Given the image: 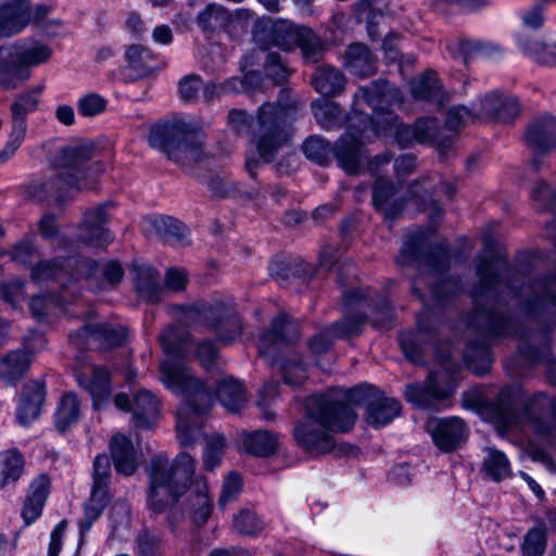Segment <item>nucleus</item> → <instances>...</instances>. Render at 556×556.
Here are the masks:
<instances>
[{
	"label": "nucleus",
	"mask_w": 556,
	"mask_h": 556,
	"mask_svg": "<svg viewBox=\"0 0 556 556\" xmlns=\"http://www.w3.org/2000/svg\"><path fill=\"white\" fill-rule=\"evenodd\" d=\"M49 8L31 7L27 0H10L0 5V37L21 33L29 23H39L48 15Z\"/></svg>",
	"instance_id": "nucleus-11"
},
{
	"label": "nucleus",
	"mask_w": 556,
	"mask_h": 556,
	"mask_svg": "<svg viewBox=\"0 0 556 556\" xmlns=\"http://www.w3.org/2000/svg\"><path fill=\"white\" fill-rule=\"evenodd\" d=\"M153 59L152 52L142 46L132 45L125 51V60L129 67L140 74H149L152 71L150 61Z\"/></svg>",
	"instance_id": "nucleus-40"
},
{
	"label": "nucleus",
	"mask_w": 556,
	"mask_h": 556,
	"mask_svg": "<svg viewBox=\"0 0 556 556\" xmlns=\"http://www.w3.org/2000/svg\"><path fill=\"white\" fill-rule=\"evenodd\" d=\"M36 254V250L29 241H24L17 244L13 251V260L20 263H29L33 256Z\"/></svg>",
	"instance_id": "nucleus-64"
},
{
	"label": "nucleus",
	"mask_w": 556,
	"mask_h": 556,
	"mask_svg": "<svg viewBox=\"0 0 556 556\" xmlns=\"http://www.w3.org/2000/svg\"><path fill=\"white\" fill-rule=\"evenodd\" d=\"M440 84L434 72H427L415 78L410 84V90L416 99L433 100L440 92Z\"/></svg>",
	"instance_id": "nucleus-38"
},
{
	"label": "nucleus",
	"mask_w": 556,
	"mask_h": 556,
	"mask_svg": "<svg viewBox=\"0 0 556 556\" xmlns=\"http://www.w3.org/2000/svg\"><path fill=\"white\" fill-rule=\"evenodd\" d=\"M29 309L33 317L39 321L48 318L50 315H56L63 311L60 301L54 302L52 299L43 296H34L29 303Z\"/></svg>",
	"instance_id": "nucleus-46"
},
{
	"label": "nucleus",
	"mask_w": 556,
	"mask_h": 556,
	"mask_svg": "<svg viewBox=\"0 0 556 556\" xmlns=\"http://www.w3.org/2000/svg\"><path fill=\"white\" fill-rule=\"evenodd\" d=\"M146 230L153 229L164 241L170 244L184 243L189 230L185 224L170 216H151L144 219Z\"/></svg>",
	"instance_id": "nucleus-20"
},
{
	"label": "nucleus",
	"mask_w": 556,
	"mask_h": 556,
	"mask_svg": "<svg viewBox=\"0 0 556 556\" xmlns=\"http://www.w3.org/2000/svg\"><path fill=\"white\" fill-rule=\"evenodd\" d=\"M27 125L24 119L12 118V129L5 146L16 152L25 140Z\"/></svg>",
	"instance_id": "nucleus-58"
},
{
	"label": "nucleus",
	"mask_w": 556,
	"mask_h": 556,
	"mask_svg": "<svg viewBox=\"0 0 556 556\" xmlns=\"http://www.w3.org/2000/svg\"><path fill=\"white\" fill-rule=\"evenodd\" d=\"M235 528L247 535H256L264 529V522L251 510H242L235 517Z\"/></svg>",
	"instance_id": "nucleus-47"
},
{
	"label": "nucleus",
	"mask_w": 556,
	"mask_h": 556,
	"mask_svg": "<svg viewBox=\"0 0 556 556\" xmlns=\"http://www.w3.org/2000/svg\"><path fill=\"white\" fill-rule=\"evenodd\" d=\"M109 469L110 463L105 455H98L93 462V480H98L103 483L109 481Z\"/></svg>",
	"instance_id": "nucleus-62"
},
{
	"label": "nucleus",
	"mask_w": 556,
	"mask_h": 556,
	"mask_svg": "<svg viewBox=\"0 0 556 556\" xmlns=\"http://www.w3.org/2000/svg\"><path fill=\"white\" fill-rule=\"evenodd\" d=\"M79 336H87L94 342H103L109 346L119 345L122 344L127 337V329L123 326H110V325H99V326H87L84 327L81 333ZM78 338L77 336H71V340L74 342Z\"/></svg>",
	"instance_id": "nucleus-29"
},
{
	"label": "nucleus",
	"mask_w": 556,
	"mask_h": 556,
	"mask_svg": "<svg viewBox=\"0 0 556 556\" xmlns=\"http://www.w3.org/2000/svg\"><path fill=\"white\" fill-rule=\"evenodd\" d=\"M149 143L174 162L187 166L203 156V134L184 121L164 122L152 126Z\"/></svg>",
	"instance_id": "nucleus-6"
},
{
	"label": "nucleus",
	"mask_w": 556,
	"mask_h": 556,
	"mask_svg": "<svg viewBox=\"0 0 556 556\" xmlns=\"http://www.w3.org/2000/svg\"><path fill=\"white\" fill-rule=\"evenodd\" d=\"M167 359L160 363L162 381L175 394L185 397L177 410V438L181 445L190 446L200 435L203 416L213 405V396L200 381L194 379L175 356L187 352L186 343L178 339L177 328H167L160 337Z\"/></svg>",
	"instance_id": "nucleus-3"
},
{
	"label": "nucleus",
	"mask_w": 556,
	"mask_h": 556,
	"mask_svg": "<svg viewBox=\"0 0 556 556\" xmlns=\"http://www.w3.org/2000/svg\"><path fill=\"white\" fill-rule=\"evenodd\" d=\"M202 87L201 78L197 75L184 77L179 83V91L185 100L193 99Z\"/></svg>",
	"instance_id": "nucleus-59"
},
{
	"label": "nucleus",
	"mask_w": 556,
	"mask_h": 556,
	"mask_svg": "<svg viewBox=\"0 0 556 556\" xmlns=\"http://www.w3.org/2000/svg\"><path fill=\"white\" fill-rule=\"evenodd\" d=\"M0 296L13 307L24 299V283L17 279L7 283L0 285Z\"/></svg>",
	"instance_id": "nucleus-57"
},
{
	"label": "nucleus",
	"mask_w": 556,
	"mask_h": 556,
	"mask_svg": "<svg viewBox=\"0 0 556 556\" xmlns=\"http://www.w3.org/2000/svg\"><path fill=\"white\" fill-rule=\"evenodd\" d=\"M287 117L288 108L280 103H265L260 108L256 128L253 129L245 153V169L252 178L287 143L290 137L286 128Z\"/></svg>",
	"instance_id": "nucleus-4"
},
{
	"label": "nucleus",
	"mask_w": 556,
	"mask_h": 556,
	"mask_svg": "<svg viewBox=\"0 0 556 556\" xmlns=\"http://www.w3.org/2000/svg\"><path fill=\"white\" fill-rule=\"evenodd\" d=\"M312 110L317 123L325 129L334 128L342 118V111L339 105L328 99L314 101Z\"/></svg>",
	"instance_id": "nucleus-36"
},
{
	"label": "nucleus",
	"mask_w": 556,
	"mask_h": 556,
	"mask_svg": "<svg viewBox=\"0 0 556 556\" xmlns=\"http://www.w3.org/2000/svg\"><path fill=\"white\" fill-rule=\"evenodd\" d=\"M517 43L519 48L534 62L556 66V43L545 41H530L523 35L517 36Z\"/></svg>",
	"instance_id": "nucleus-28"
},
{
	"label": "nucleus",
	"mask_w": 556,
	"mask_h": 556,
	"mask_svg": "<svg viewBox=\"0 0 556 556\" xmlns=\"http://www.w3.org/2000/svg\"><path fill=\"white\" fill-rule=\"evenodd\" d=\"M238 83L241 85L242 90L251 91L262 88L264 85V79L262 78L261 73L249 72L243 76L241 80L237 78H231L230 80H228L224 86V89L238 90L236 86Z\"/></svg>",
	"instance_id": "nucleus-56"
},
{
	"label": "nucleus",
	"mask_w": 556,
	"mask_h": 556,
	"mask_svg": "<svg viewBox=\"0 0 556 556\" xmlns=\"http://www.w3.org/2000/svg\"><path fill=\"white\" fill-rule=\"evenodd\" d=\"M366 405V420L374 427H383L401 413L397 400L382 396L369 384L350 390H329L312 395L305 402L303 420L294 429V437L306 451L325 454L332 450L330 432H348L356 421L353 406Z\"/></svg>",
	"instance_id": "nucleus-1"
},
{
	"label": "nucleus",
	"mask_w": 556,
	"mask_h": 556,
	"mask_svg": "<svg viewBox=\"0 0 556 556\" xmlns=\"http://www.w3.org/2000/svg\"><path fill=\"white\" fill-rule=\"evenodd\" d=\"M159 400L149 391L142 390L135 395L132 419L137 428H149L156 420Z\"/></svg>",
	"instance_id": "nucleus-24"
},
{
	"label": "nucleus",
	"mask_w": 556,
	"mask_h": 556,
	"mask_svg": "<svg viewBox=\"0 0 556 556\" xmlns=\"http://www.w3.org/2000/svg\"><path fill=\"white\" fill-rule=\"evenodd\" d=\"M195 470V459L180 453L169 464L162 455L151 464L149 473L150 492L148 504L154 513L163 511L170 503L176 502L188 489Z\"/></svg>",
	"instance_id": "nucleus-5"
},
{
	"label": "nucleus",
	"mask_w": 556,
	"mask_h": 556,
	"mask_svg": "<svg viewBox=\"0 0 556 556\" xmlns=\"http://www.w3.org/2000/svg\"><path fill=\"white\" fill-rule=\"evenodd\" d=\"M187 283V274L182 269L170 268L165 276V285L168 289L179 291L185 288Z\"/></svg>",
	"instance_id": "nucleus-61"
},
{
	"label": "nucleus",
	"mask_w": 556,
	"mask_h": 556,
	"mask_svg": "<svg viewBox=\"0 0 556 556\" xmlns=\"http://www.w3.org/2000/svg\"><path fill=\"white\" fill-rule=\"evenodd\" d=\"M102 275L110 285L114 286L122 280L124 270L118 262L111 261L103 267Z\"/></svg>",
	"instance_id": "nucleus-63"
},
{
	"label": "nucleus",
	"mask_w": 556,
	"mask_h": 556,
	"mask_svg": "<svg viewBox=\"0 0 556 556\" xmlns=\"http://www.w3.org/2000/svg\"><path fill=\"white\" fill-rule=\"evenodd\" d=\"M298 336L296 326L285 314L273 321L271 329L264 333L260 340L258 351L261 355L269 352L270 344H279L292 340Z\"/></svg>",
	"instance_id": "nucleus-25"
},
{
	"label": "nucleus",
	"mask_w": 556,
	"mask_h": 556,
	"mask_svg": "<svg viewBox=\"0 0 556 556\" xmlns=\"http://www.w3.org/2000/svg\"><path fill=\"white\" fill-rule=\"evenodd\" d=\"M90 160L89 151L85 148H68L62 151L60 157V169L58 175L42 184H34L29 187V194L41 201L46 199V193H55L58 201L63 198L73 197V194L83 188H88L86 173Z\"/></svg>",
	"instance_id": "nucleus-7"
},
{
	"label": "nucleus",
	"mask_w": 556,
	"mask_h": 556,
	"mask_svg": "<svg viewBox=\"0 0 556 556\" xmlns=\"http://www.w3.org/2000/svg\"><path fill=\"white\" fill-rule=\"evenodd\" d=\"M363 323V317H358L354 320L338 323L314 337L309 342V348L315 353H324L330 348L332 338L354 334L357 332L359 325Z\"/></svg>",
	"instance_id": "nucleus-26"
},
{
	"label": "nucleus",
	"mask_w": 556,
	"mask_h": 556,
	"mask_svg": "<svg viewBox=\"0 0 556 556\" xmlns=\"http://www.w3.org/2000/svg\"><path fill=\"white\" fill-rule=\"evenodd\" d=\"M455 389V377L453 371L430 372L425 386L410 384L405 390L406 400L413 405L421 408L440 409L441 402L446 400Z\"/></svg>",
	"instance_id": "nucleus-10"
},
{
	"label": "nucleus",
	"mask_w": 556,
	"mask_h": 556,
	"mask_svg": "<svg viewBox=\"0 0 556 556\" xmlns=\"http://www.w3.org/2000/svg\"><path fill=\"white\" fill-rule=\"evenodd\" d=\"M266 78L271 85L285 83L290 76L289 68L282 63L280 56L276 53H268L264 64Z\"/></svg>",
	"instance_id": "nucleus-45"
},
{
	"label": "nucleus",
	"mask_w": 556,
	"mask_h": 556,
	"mask_svg": "<svg viewBox=\"0 0 556 556\" xmlns=\"http://www.w3.org/2000/svg\"><path fill=\"white\" fill-rule=\"evenodd\" d=\"M28 367L29 358L26 352H11L0 363V377L8 384H15L24 376Z\"/></svg>",
	"instance_id": "nucleus-30"
},
{
	"label": "nucleus",
	"mask_w": 556,
	"mask_h": 556,
	"mask_svg": "<svg viewBox=\"0 0 556 556\" xmlns=\"http://www.w3.org/2000/svg\"><path fill=\"white\" fill-rule=\"evenodd\" d=\"M483 459V470L494 481H502L511 473L510 463L506 455L493 447L485 450Z\"/></svg>",
	"instance_id": "nucleus-34"
},
{
	"label": "nucleus",
	"mask_w": 556,
	"mask_h": 556,
	"mask_svg": "<svg viewBox=\"0 0 556 556\" xmlns=\"http://www.w3.org/2000/svg\"><path fill=\"white\" fill-rule=\"evenodd\" d=\"M473 119L475 115L467 108L455 106L447 112L446 126L451 130H458Z\"/></svg>",
	"instance_id": "nucleus-53"
},
{
	"label": "nucleus",
	"mask_w": 556,
	"mask_h": 556,
	"mask_svg": "<svg viewBox=\"0 0 556 556\" xmlns=\"http://www.w3.org/2000/svg\"><path fill=\"white\" fill-rule=\"evenodd\" d=\"M526 139L536 152H544L556 146V119L544 115L534 122L526 134Z\"/></svg>",
	"instance_id": "nucleus-22"
},
{
	"label": "nucleus",
	"mask_w": 556,
	"mask_h": 556,
	"mask_svg": "<svg viewBox=\"0 0 556 556\" xmlns=\"http://www.w3.org/2000/svg\"><path fill=\"white\" fill-rule=\"evenodd\" d=\"M281 370L285 382L289 386H300L307 377L306 369L298 357L286 361Z\"/></svg>",
	"instance_id": "nucleus-52"
},
{
	"label": "nucleus",
	"mask_w": 556,
	"mask_h": 556,
	"mask_svg": "<svg viewBox=\"0 0 556 556\" xmlns=\"http://www.w3.org/2000/svg\"><path fill=\"white\" fill-rule=\"evenodd\" d=\"M481 113L490 118L508 123L519 113V105L514 97L492 92L482 100Z\"/></svg>",
	"instance_id": "nucleus-19"
},
{
	"label": "nucleus",
	"mask_w": 556,
	"mask_h": 556,
	"mask_svg": "<svg viewBox=\"0 0 556 556\" xmlns=\"http://www.w3.org/2000/svg\"><path fill=\"white\" fill-rule=\"evenodd\" d=\"M39 91H28L20 94L11 105L12 118L24 119L28 113L37 110Z\"/></svg>",
	"instance_id": "nucleus-44"
},
{
	"label": "nucleus",
	"mask_w": 556,
	"mask_h": 556,
	"mask_svg": "<svg viewBox=\"0 0 556 556\" xmlns=\"http://www.w3.org/2000/svg\"><path fill=\"white\" fill-rule=\"evenodd\" d=\"M45 386L39 381H31L24 386L16 408L18 424L28 426L39 417L45 402Z\"/></svg>",
	"instance_id": "nucleus-16"
},
{
	"label": "nucleus",
	"mask_w": 556,
	"mask_h": 556,
	"mask_svg": "<svg viewBox=\"0 0 556 556\" xmlns=\"http://www.w3.org/2000/svg\"><path fill=\"white\" fill-rule=\"evenodd\" d=\"M270 40L283 50L301 48L306 62L316 63L323 54V45L312 29L296 26L292 22L278 18L270 27Z\"/></svg>",
	"instance_id": "nucleus-9"
},
{
	"label": "nucleus",
	"mask_w": 556,
	"mask_h": 556,
	"mask_svg": "<svg viewBox=\"0 0 556 556\" xmlns=\"http://www.w3.org/2000/svg\"><path fill=\"white\" fill-rule=\"evenodd\" d=\"M546 545L545 532L541 528L530 529L523 540V556H542Z\"/></svg>",
	"instance_id": "nucleus-50"
},
{
	"label": "nucleus",
	"mask_w": 556,
	"mask_h": 556,
	"mask_svg": "<svg viewBox=\"0 0 556 556\" xmlns=\"http://www.w3.org/2000/svg\"><path fill=\"white\" fill-rule=\"evenodd\" d=\"M110 451L119 473L130 476L136 471V454L129 438L121 433L114 434L110 441Z\"/></svg>",
	"instance_id": "nucleus-21"
},
{
	"label": "nucleus",
	"mask_w": 556,
	"mask_h": 556,
	"mask_svg": "<svg viewBox=\"0 0 556 556\" xmlns=\"http://www.w3.org/2000/svg\"><path fill=\"white\" fill-rule=\"evenodd\" d=\"M66 267L72 268L68 273L63 268L59 262L53 263H39L31 269V278L35 283L41 285L50 280H58L62 287L63 292L67 289V278L77 279L78 277L90 278L98 269V264L94 262L79 261L78 258H67Z\"/></svg>",
	"instance_id": "nucleus-12"
},
{
	"label": "nucleus",
	"mask_w": 556,
	"mask_h": 556,
	"mask_svg": "<svg viewBox=\"0 0 556 556\" xmlns=\"http://www.w3.org/2000/svg\"><path fill=\"white\" fill-rule=\"evenodd\" d=\"M106 222L108 214L104 205L87 210L84 213L80 238L94 249L106 247L114 239L111 231L104 228Z\"/></svg>",
	"instance_id": "nucleus-15"
},
{
	"label": "nucleus",
	"mask_w": 556,
	"mask_h": 556,
	"mask_svg": "<svg viewBox=\"0 0 556 556\" xmlns=\"http://www.w3.org/2000/svg\"><path fill=\"white\" fill-rule=\"evenodd\" d=\"M49 493L50 479L47 475H40L31 481L22 510V517L27 525L35 521L41 515Z\"/></svg>",
	"instance_id": "nucleus-17"
},
{
	"label": "nucleus",
	"mask_w": 556,
	"mask_h": 556,
	"mask_svg": "<svg viewBox=\"0 0 556 556\" xmlns=\"http://www.w3.org/2000/svg\"><path fill=\"white\" fill-rule=\"evenodd\" d=\"M394 187L386 179L378 178L374 185L372 202L375 207L382 212L386 217H392L393 213L387 210V203L393 194Z\"/></svg>",
	"instance_id": "nucleus-49"
},
{
	"label": "nucleus",
	"mask_w": 556,
	"mask_h": 556,
	"mask_svg": "<svg viewBox=\"0 0 556 556\" xmlns=\"http://www.w3.org/2000/svg\"><path fill=\"white\" fill-rule=\"evenodd\" d=\"M80 415V404L75 393L68 392L60 399L55 412V427L60 432H64L67 428L76 422Z\"/></svg>",
	"instance_id": "nucleus-32"
},
{
	"label": "nucleus",
	"mask_w": 556,
	"mask_h": 556,
	"mask_svg": "<svg viewBox=\"0 0 556 556\" xmlns=\"http://www.w3.org/2000/svg\"><path fill=\"white\" fill-rule=\"evenodd\" d=\"M52 55V49L38 41H29L14 47V51L0 48V88L15 89L29 73L25 67L38 66L46 63Z\"/></svg>",
	"instance_id": "nucleus-8"
},
{
	"label": "nucleus",
	"mask_w": 556,
	"mask_h": 556,
	"mask_svg": "<svg viewBox=\"0 0 556 556\" xmlns=\"http://www.w3.org/2000/svg\"><path fill=\"white\" fill-rule=\"evenodd\" d=\"M302 150L307 159L325 165L329 160L331 147L321 137L312 136L303 142Z\"/></svg>",
	"instance_id": "nucleus-41"
},
{
	"label": "nucleus",
	"mask_w": 556,
	"mask_h": 556,
	"mask_svg": "<svg viewBox=\"0 0 556 556\" xmlns=\"http://www.w3.org/2000/svg\"><path fill=\"white\" fill-rule=\"evenodd\" d=\"M229 15L224 8L216 4H208L197 17L198 25L203 30L215 29L223 26Z\"/></svg>",
	"instance_id": "nucleus-42"
},
{
	"label": "nucleus",
	"mask_w": 556,
	"mask_h": 556,
	"mask_svg": "<svg viewBox=\"0 0 556 556\" xmlns=\"http://www.w3.org/2000/svg\"><path fill=\"white\" fill-rule=\"evenodd\" d=\"M344 66L355 76L369 77L377 71V59L365 45L353 43L346 49Z\"/></svg>",
	"instance_id": "nucleus-18"
},
{
	"label": "nucleus",
	"mask_w": 556,
	"mask_h": 556,
	"mask_svg": "<svg viewBox=\"0 0 556 556\" xmlns=\"http://www.w3.org/2000/svg\"><path fill=\"white\" fill-rule=\"evenodd\" d=\"M313 86L321 94L336 96L340 93L346 83L345 76L332 66H319L312 78Z\"/></svg>",
	"instance_id": "nucleus-27"
},
{
	"label": "nucleus",
	"mask_w": 556,
	"mask_h": 556,
	"mask_svg": "<svg viewBox=\"0 0 556 556\" xmlns=\"http://www.w3.org/2000/svg\"><path fill=\"white\" fill-rule=\"evenodd\" d=\"M392 89L384 81H375L358 90L354 98V111L349 116L348 134L339 139L336 146V157L340 167L348 174H358L363 166V137L370 129L374 135H382L395 128V137L402 148L414 141L426 143L433 140L437 132V121L419 118L412 128L395 125V115L386 108L390 104Z\"/></svg>",
	"instance_id": "nucleus-2"
},
{
	"label": "nucleus",
	"mask_w": 556,
	"mask_h": 556,
	"mask_svg": "<svg viewBox=\"0 0 556 556\" xmlns=\"http://www.w3.org/2000/svg\"><path fill=\"white\" fill-rule=\"evenodd\" d=\"M457 49L464 56V62L475 58H491L500 53V47L490 41L462 39L457 42Z\"/></svg>",
	"instance_id": "nucleus-37"
},
{
	"label": "nucleus",
	"mask_w": 556,
	"mask_h": 556,
	"mask_svg": "<svg viewBox=\"0 0 556 556\" xmlns=\"http://www.w3.org/2000/svg\"><path fill=\"white\" fill-rule=\"evenodd\" d=\"M242 490V478L235 471L229 472L222 485V492L218 498V507L224 509L229 502L236 500Z\"/></svg>",
	"instance_id": "nucleus-48"
},
{
	"label": "nucleus",
	"mask_w": 556,
	"mask_h": 556,
	"mask_svg": "<svg viewBox=\"0 0 556 556\" xmlns=\"http://www.w3.org/2000/svg\"><path fill=\"white\" fill-rule=\"evenodd\" d=\"M187 509L195 525H204L211 517L213 503L205 481H198L188 496Z\"/></svg>",
	"instance_id": "nucleus-23"
},
{
	"label": "nucleus",
	"mask_w": 556,
	"mask_h": 556,
	"mask_svg": "<svg viewBox=\"0 0 556 556\" xmlns=\"http://www.w3.org/2000/svg\"><path fill=\"white\" fill-rule=\"evenodd\" d=\"M106 484L108 483L93 480L91 497L86 510L87 513H89L90 510H96L94 517H97L100 514V511L109 502Z\"/></svg>",
	"instance_id": "nucleus-54"
},
{
	"label": "nucleus",
	"mask_w": 556,
	"mask_h": 556,
	"mask_svg": "<svg viewBox=\"0 0 556 556\" xmlns=\"http://www.w3.org/2000/svg\"><path fill=\"white\" fill-rule=\"evenodd\" d=\"M222 405L229 412H238L245 404V390L242 383L235 379H225L217 388Z\"/></svg>",
	"instance_id": "nucleus-31"
},
{
	"label": "nucleus",
	"mask_w": 556,
	"mask_h": 556,
	"mask_svg": "<svg viewBox=\"0 0 556 556\" xmlns=\"http://www.w3.org/2000/svg\"><path fill=\"white\" fill-rule=\"evenodd\" d=\"M75 377L79 387L89 392L94 408L99 409L108 403L111 395V380L106 368L100 366L76 367Z\"/></svg>",
	"instance_id": "nucleus-14"
},
{
	"label": "nucleus",
	"mask_w": 556,
	"mask_h": 556,
	"mask_svg": "<svg viewBox=\"0 0 556 556\" xmlns=\"http://www.w3.org/2000/svg\"><path fill=\"white\" fill-rule=\"evenodd\" d=\"M66 527V520H61L51 531L48 556H59L62 549V539Z\"/></svg>",
	"instance_id": "nucleus-60"
},
{
	"label": "nucleus",
	"mask_w": 556,
	"mask_h": 556,
	"mask_svg": "<svg viewBox=\"0 0 556 556\" xmlns=\"http://www.w3.org/2000/svg\"><path fill=\"white\" fill-rule=\"evenodd\" d=\"M434 444L443 452L456 450L466 438V427L458 417L430 418L426 424Z\"/></svg>",
	"instance_id": "nucleus-13"
},
{
	"label": "nucleus",
	"mask_w": 556,
	"mask_h": 556,
	"mask_svg": "<svg viewBox=\"0 0 556 556\" xmlns=\"http://www.w3.org/2000/svg\"><path fill=\"white\" fill-rule=\"evenodd\" d=\"M24 470L23 455L16 450H9L0 455V488L16 482Z\"/></svg>",
	"instance_id": "nucleus-33"
},
{
	"label": "nucleus",
	"mask_w": 556,
	"mask_h": 556,
	"mask_svg": "<svg viewBox=\"0 0 556 556\" xmlns=\"http://www.w3.org/2000/svg\"><path fill=\"white\" fill-rule=\"evenodd\" d=\"M276 437L267 431L245 433L242 438V447L250 454L267 456L276 448Z\"/></svg>",
	"instance_id": "nucleus-35"
},
{
	"label": "nucleus",
	"mask_w": 556,
	"mask_h": 556,
	"mask_svg": "<svg viewBox=\"0 0 556 556\" xmlns=\"http://www.w3.org/2000/svg\"><path fill=\"white\" fill-rule=\"evenodd\" d=\"M159 274L152 267H139L137 274V288L142 296H147L150 301H155L153 293L159 288Z\"/></svg>",
	"instance_id": "nucleus-43"
},
{
	"label": "nucleus",
	"mask_w": 556,
	"mask_h": 556,
	"mask_svg": "<svg viewBox=\"0 0 556 556\" xmlns=\"http://www.w3.org/2000/svg\"><path fill=\"white\" fill-rule=\"evenodd\" d=\"M77 108L83 116H96L104 112L106 100L98 93H88L78 100Z\"/></svg>",
	"instance_id": "nucleus-51"
},
{
	"label": "nucleus",
	"mask_w": 556,
	"mask_h": 556,
	"mask_svg": "<svg viewBox=\"0 0 556 556\" xmlns=\"http://www.w3.org/2000/svg\"><path fill=\"white\" fill-rule=\"evenodd\" d=\"M218 331V337L224 342H229L241 333V325L237 317L232 316L226 320H218L213 324Z\"/></svg>",
	"instance_id": "nucleus-55"
},
{
	"label": "nucleus",
	"mask_w": 556,
	"mask_h": 556,
	"mask_svg": "<svg viewBox=\"0 0 556 556\" xmlns=\"http://www.w3.org/2000/svg\"><path fill=\"white\" fill-rule=\"evenodd\" d=\"M226 448L224 435L214 433L206 438L203 451V463L206 469H215L222 462Z\"/></svg>",
	"instance_id": "nucleus-39"
}]
</instances>
